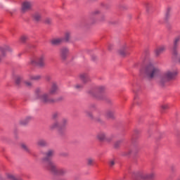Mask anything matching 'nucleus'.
Returning a JSON list of instances; mask_svg holds the SVG:
<instances>
[{"mask_svg":"<svg viewBox=\"0 0 180 180\" xmlns=\"http://www.w3.org/2000/svg\"><path fill=\"white\" fill-rule=\"evenodd\" d=\"M96 139L100 141H107L110 143L113 140V136H108V134L105 132L100 131L96 135Z\"/></svg>","mask_w":180,"mask_h":180,"instance_id":"obj_6","label":"nucleus"},{"mask_svg":"<svg viewBox=\"0 0 180 180\" xmlns=\"http://www.w3.org/2000/svg\"><path fill=\"white\" fill-rule=\"evenodd\" d=\"M30 63L37 67H44L46 65V56L39 55L36 56L30 60Z\"/></svg>","mask_w":180,"mask_h":180,"instance_id":"obj_5","label":"nucleus"},{"mask_svg":"<svg viewBox=\"0 0 180 180\" xmlns=\"http://www.w3.org/2000/svg\"><path fill=\"white\" fill-rule=\"evenodd\" d=\"M134 100H135V102H137V98H135Z\"/></svg>","mask_w":180,"mask_h":180,"instance_id":"obj_44","label":"nucleus"},{"mask_svg":"<svg viewBox=\"0 0 180 180\" xmlns=\"http://www.w3.org/2000/svg\"><path fill=\"white\" fill-rule=\"evenodd\" d=\"M58 92V84H57V82H51V88L48 93H49V95H57Z\"/></svg>","mask_w":180,"mask_h":180,"instance_id":"obj_9","label":"nucleus"},{"mask_svg":"<svg viewBox=\"0 0 180 180\" xmlns=\"http://www.w3.org/2000/svg\"><path fill=\"white\" fill-rule=\"evenodd\" d=\"M106 117L108 119H115V111L109 110L106 112Z\"/></svg>","mask_w":180,"mask_h":180,"instance_id":"obj_23","label":"nucleus"},{"mask_svg":"<svg viewBox=\"0 0 180 180\" xmlns=\"http://www.w3.org/2000/svg\"><path fill=\"white\" fill-rule=\"evenodd\" d=\"M70 54V49L65 46L60 49V56L62 60H67V57Z\"/></svg>","mask_w":180,"mask_h":180,"instance_id":"obj_10","label":"nucleus"},{"mask_svg":"<svg viewBox=\"0 0 180 180\" xmlns=\"http://www.w3.org/2000/svg\"><path fill=\"white\" fill-rule=\"evenodd\" d=\"M60 115V114H58V112H54L52 115V119H53V120H56V119L58 118V116Z\"/></svg>","mask_w":180,"mask_h":180,"instance_id":"obj_37","label":"nucleus"},{"mask_svg":"<svg viewBox=\"0 0 180 180\" xmlns=\"http://www.w3.org/2000/svg\"><path fill=\"white\" fill-rule=\"evenodd\" d=\"M118 54L122 56V57H126V56H130V53L129 52V46L124 44L122 46V47L118 50Z\"/></svg>","mask_w":180,"mask_h":180,"instance_id":"obj_8","label":"nucleus"},{"mask_svg":"<svg viewBox=\"0 0 180 180\" xmlns=\"http://www.w3.org/2000/svg\"><path fill=\"white\" fill-rule=\"evenodd\" d=\"M87 164H88V165H94V159L89 158L87 160Z\"/></svg>","mask_w":180,"mask_h":180,"instance_id":"obj_38","label":"nucleus"},{"mask_svg":"<svg viewBox=\"0 0 180 180\" xmlns=\"http://www.w3.org/2000/svg\"><path fill=\"white\" fill-rule=\"evenodd\" d=\"M177 180H180V179H177Z\"/></svg>","mask_w":180,"mask_h":180,"instance_id":"obj_45","label":"nucleus"},{"mask_svg":"<svg viewBox=\"0 0 180 180\" xmlns=\"http://www.w3.org/2000/svg\"><path fill=\"white\" fill-rule=\"evenodd\" d=\"M32 4L30 1H24L21 5L22 12H27L32 9Z\"/></svg>","mask_w":180,"mask_h":180,"instance_id":"obj_11","label":"nucleus"},{"mask_svg":"<svg viewBox=\"0 0 180 180\" xmlns=\"http://www.w3.org/2000/svg\"><path fill=\"white\" fill-rule=\"evenodd\" d=\"M106 89L103 86H100L97 88V92H99L100 94H102V92H105V90Z\"/></svg>","mask_w":180,"mask_h":180,"instance_id":"obj_31","label":"nucleus"},{"mask_svg":"<svg viewBox=\"0 0 180 180\" xmlns=\"http://www.w3.org/2000/svg\"><path fill=\"white\" fill-rule=\"evenodd\" d=\"M141 178L142 179H153L154 176H155V173L153 172H151L150 173H144L141 174Z\"/></svg>","mask_w":180,"mask_h":180,"instance_id":"obj_16","label":"nucleus"},{"mask_svg":"<svg viewBox=\"0 0 180 180\" xmlns=\"http://www.w3.org/2000/svg\"><path fill=\"white\" fill-rule=\"evenodd\" d=\"M178 75L176 69H168L165 71L159 77V84L161 86L167 85L169 81H172Z\"/></svg>","mask_w":180,"mask_h":180,"instance_id":"obj_1","label":"nucleus"},{"mask_svg":"<svg viewBox=\"0 0 180 180\" xmlns=\"http://www.w3.org/2000/svg\"><path fill=\"white\" fill-rule=\"evenodd\" d=\"M180 41V36H177L175 37L174 40V46L172 49V53L174 54V56H176L178 54V51L176 50L178 47V44H179Z\"/></svg>","mask_w":180,"mask_h":180,"instance_id":"obj_12","label":"nucleus"},{"mask_svg":"<svg viewBox=\"0 0 180 180\" xmlns=\"http://www.w3.org/2000/svg\"><path fill=\"white\" fill-rule=\"evenodd\" d=\"M24 84L25 85V86H27L28 88H30V86H32L33 85V83H32V82L27 80L24 82Z\"/></svg>","mask_w":180,"mask_h":180,"instance_id":"obj_33","label":"nucleus"},{"mask_svg":"<svg viewBox=\"0 0 180 180\" xmlns=\"http://www.w3.org/2000/svg\"><path fill=\"white\" fill-rule=\"evenodd\" d=\"M37 146H38V147H47L49 143H47V141L44 139H39L37 142Z\"/></svg>","mask_w":180,"mask_h":180,"instance_id":"obj_19","label":"nucleus"},{"mask_svg":"<svg viewBox=\"0 0 180 180\" xmlns=\"http://www.w3.org/2000/svg\"><path fill=\"white\" fill-rule=\"evenodd\" d=\"M51 21H52V20H51V18H46L45 19V22H46L47 25H50V23H51Z\"/></svg>","mask_w":180,"mask_h":180,"instance_id":"obj_39","label":"nucleus"},{"mask_svg":"<svg viewBox=\"0 0 180 180\" xmlns=\"http://www.w3.org/2000/svg\"><path fill=\"white\" fill-rule=\"evenodd\" d=\"M85 115L89 119H94V115L92 114V112H91L89 110H86V111H85Z\"/></svg>","mask_w":180,"mask_h":180,"instance_id":"obj_29","label":"nucleus"},{"mask_svg":"<svg viewBox=\"0 0 180 180\" xmlns=\"http://www.w3.org/2000/svg\"><path fill=\"white\" fill-rule=\"evenodd\" d=\"M117 161L115 159H110L108 161V164L110 165V167H113L115 165V164H116Z\"/></svg>","mask_w":180,"mask_h":180,"instance_id":"obj_32","label":"nucleus"},{"mask_svg":"<svg viewBox=\"0 0 180 180\" xmlns=\"http://www.w3.org/2000/svg\"><path fill=\"white\" fill-rule=\"evenodd\" d=\"M40 155L41 157H46V158H53V157H56V150L54 149H49L46 152L44 150H40Z\"/></svg>","mask_w":180,"mask_h":180,"instance_id":"obj_7","label":"nucleus"},{"mask_svg":"<svg viewBox=\"0 0 180 180\" xmlns=\"http://www.w3.org/2000/svg\"><path fill=\"white\" fill-rule=\"evenodd\" d=\"M160 72V68L155 66L153 63H150L146 69V74L148 78H154L156 75H158Z\"/></svg>","mask_w":180,"mask_h":180,"instance_id":"obj_4","label":"nucleus"},{"mask_svg":"<svg viewBox=\"0 0 180 180\" xmlns=\"http://www.w3.org/2000/svg\"><path fill=\"white\" fill-rule=\"evenodd\" d=\"M22 81V77L20 76H17L15 78V84L19 85Z\"/></svg>","mask_w":180,"mask_h":180,"instance_id":"obj_35","label":"nucleus"},{"mask_svg":"<svg viewBox=\"0 0 180 180\" xmlns=\"http://www.w3.org/2000/svg\"><path fill=\"white\" fill-rule=\"evenodd\" d=\"M30 81H40L41 79V75H31L30 76Z\"/></svg>","mask_w":180,"mask_h":180,"instance_id":"obj_26","label":"nucleus"},{"mask_svg":"<svg viewBox=\"0 0 180 180\" xmlns=\"http://www.w3.org/2000/svg\"><path fill=\"white\" fill-rule=\"evenodd\" d=\"M50 93H43V89L38 87L35 89V96L39 99L42 103H53L54 99L50 97Z\"/></svg>","mask_w":180,"mask_h":180,"instance_id":"obj_2","label":"nucleus"},{"mask_svg":"<svg viewBox=\"0 0 180 180\" xmlns=\"http://www.w3.org/2000/svg\"><path fill=\"white\" fill-rule=\"evenodd\" d=\"M122 157H137V152H133L131 149H129L122 153Z\"/></svg>","mask_w":180,"mask_h":180,"instance_id":"obj_15","label":"nucleus"},{"mask_svg":"<svg viewBox=\"0 0 180 180\" xmlns=\"http://www.w3.org/2000/svg\"><path fill=\"white\" fill-rule=\"evenodd\" d=\"M32 16L34 22H40V20H41V15H40L39 12L32 13Z\"/></svg>","mask_w":180,"mask_h":180,"instance_id":"obj_20","label":"nucleus"},{"mask_svg":"<svg viewBox=\"0 0 180 180\" xmlns=\"http://www.w3.org/2000/svg\"><path fill=\"white\" fill-rule=\"evenodd\" d=\"M74 88L75 89H77V90L82 89L84 88V85L81 84H77L74 86Z\"/></svg>","mask_w":180,"mask_h":180,"instance_id":"obj_34","label":"nucleus"},{"mask_svg":"<svg viewBox=\"0 0 180 180\" xmlns=\"http://www.w3.org/2000/svg\"><path fill=\"white\" fill-rule=\"evenodd\" d=\"M99 13H101V11H99V10H96L92 13V15L95 16L96 15H99Z\"/></svg>","mask_w":180,"mask_h":180,"instance_id":"obj_42","label":"nucleus"},{"mask_svg":"<svg viewBox=\"0 0 180 180\" xmlns=\"http://www.w3.org/2000/svg\"><path fill=\"white\" fill-rule=\"evenodd\" d=\"M170 14H169V11H167L165 14V19H166V20L169 18Z\"/></svg>","mask_w":180,"mask_h":180,"instance_id":"obj_43","label":"nucleus"},{"mask_svg":"<svg viewBox=\"0 0 180 180\" xmlns=\"http://www.w3.org/2000/svg\"><path fill=\"white\" fill-rule=\"evenodd\" d=\"M63 41H64V39L63 38H56V39H53L51 41V43L52 46H58V44H61V43H63Z\"/></svg>","mask_w":180,"mask_h":180,"instance_id":"obj_17","label":"nucleus"},{"mask_svg":"<svg viewBox=\"0 0 180 180\" xmlns=\"http://www.w3.org/2000/svg\"><path fill=\"white\" fill-rule=\"evenodd\" d=\"M60 157H62L63 158L70 157V153L68 152H62L60 153Z\"/></svg>","mask_w":180,"mask_h":180,"instance_id":"obj_30","label":"nucleus"},{"mask_svg":"<svg viewBox=\"0 0 180 180\" xmlns=\"http://www.w3.org/2000/svg\"><path fill=\"white\" fill-rule=\"evenodd\" d=\"M20 147L22 151H25V153H30V148L25 143H20Z\"/></svg>","mask_w":180,"mask_h":180,"instance_id":"obj_24","label":"nucleus"},{"mask_svg":"<svg viewBox=\"0 0 180 180\" xmlns=\"http://www.w3.org/2000/svg\"><path fill=\"white\" fill-rule=\"evenodd\" d=\"M120 144H122V141H115L114 143V148H115V150H119V148H120Z\"/></svg>","mask_w":180,"mask_h":180,"instance_id":"obj_28","label":"nucleus"},{"mask_svg":"<svg viewBox=\"0 0 180 180\" xmlns=\"http://www.w3.org/2000/svg\"><path fill=\"white\" fill-rule=\"evenodd\" d=\"M2 56H5V53L11 52L12 48H10L9 46H4L0 49Z\"/></svg>","mask_w":180,"mask_h":180,"instance_id":"obj_21","label":"nucleus"},{"mask_svg":"<svg viewBox=\"0 0 180 180\" xmlns=\"http://www.w3.org/2000/svg\"><path fill=\"white\" fill-rule=\"evenodd\" d=\"M45 79H46V81H47V82H50V81H51V76H50V75H46V76L45 77Z\"/></svg>","mask_w":180,"mask_h":180,"instance_id":"obj_41","label":"nucleus"},{"mask_svg":"<svg viewBox=\"0 0 180 180\" xmlns=\"http://www.w3.org/2000/svg\"><path fill=\"white\" fill-rule=\"evenodd\" d=\"M70 39H71V32H65L64 40L66 41H70Z\"/></svg>","mask_w":180,"mask_h":180,"instance_id":"obj_27","label":"nucleus"},{"mask_svg":"<svg viewBox=\"0 0 180 180\" xmlns=\"http://www.w3.org/2000/svg\"><path fill=\"white\" fill-rule=\"evenodd\" d=\"M80 79L82 81L84 84H86V82L89 81V78L88 77V75H86V74L80 75Z\"/></svg>","mask_w":180,"mask_h":180,"instance_id":"obj_25","label":"nucleus"},{"mask_svg":"<svg viewBox=\"0 0 180 180\" xmlns=\"http://www.w3.org/2000/svg\"><path fill=\"white\" fill-rule=\"evenodd\" d=\"M68 123V120L65 118H63L60 122H59V126H60V130H63V129H65V126H67Z\"/></svg>","mask_w":180,"mask_h":180,"instance_id":"obj_22","label":"nucleus"},{"mask_svg":"<svg viewBox=\"0 0 180 180\" xmlns=\"http://www.w3.org/2000/svg\"><path fill=\"white\" fill-rule=\"evenodd\" d=\"M42 162L46 165L49 171H51L53 174H59L60 175H63V174H65V170L63 169H57L56 167V165L53 163V161H51V159L50 158H44L42 159Z\"/></svg>","mask_w":180,"mask_h":180,"instance_id":"obj_3","label":"nucleus"},{"mask_svg":"<svg viewBox=\"0 0 180 180\" xmlns=\"http://www.w3.org/2000/svg\"><path fill=\"white\" fill-rule=\"evenodd\" d=\"M166 50L167 47L165 46L160 45L155 49V56H156V57H159V56H161V54H162V53H164V51H165Z\"/></svg>","mask_w":180,"mask_h":180,"instance_id":"obj_13","label":"nucleus"},{"mask_svg":"<svg viewBox=\"0 0 180 180\" xmlns=\"http://www.w3.org/2000/svg\"><path fill=\"white\" fill-rule=\"evenodd\" d=\"M162 109H163V110H167L169 109V104H163L162 105Z\"/></svg>","mask_w":180,"mask_h":180,"instance_id":"obj_36","label":"nucleus"},{"mask_svg":"<svg viewBox=\"0 0 180 180\" xmlns=\"http://www.w3.org/2000/svg\"><path fill=\"white\" fill-rule=\"evenodd\" d=\"M27 40V37L26 36H22L20 38V41H22V43H25V41H26Z\"/></svg>","mask_w":180,"mask_h":180,"instance_id":"obj_40","label":"nucleus"},{"mask_svg":"<svg viewBox=\"0 0 180 180\" xmlns=\"http://www.w3.org/2000/svg\"><path fill=\"white\" fill-rule=\"evenodd\" d=\"M56 129H58L59 130H61V129L60 128V122L58 121L53 122L49 126V129L50 130H56Z\"/></svg>","mask_w":180,"mask_h":180,"instance_id":"obj_18","label":"nucleus"},{"mask_svg":"<svg viewBox=\"0 0 180 180\" xmlns=\"http://www.w3.org/2000/svg\"><path fill=\"white\" fill-rule=\"evenodd\" d=\"M32 120H33V117L27 116L19 121V124L20 126H27V124H29V122H32Z\"/></svg>","mask_w":180,"mask_h":180,"instance_id":"obj_14","label":"nucleus"}]
</instances>
